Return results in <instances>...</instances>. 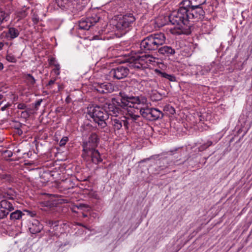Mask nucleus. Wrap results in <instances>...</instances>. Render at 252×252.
<instances>
[{"label":"nucleus","instance_id":"f257e3e1","mask_svg":"<svg viewBox=\"0 0 252 252\" xmlns=\"http://www.w3.org/2000/svg\"><path fill=\"white\" fill-rule=\"evenodd\" d=\"M206 0H185L180 4L178 10L172 12L169 16V21L173 27L169 30L173 34H188L191 24L190 22L202 18L204 11L199 6L205 3Z\"/></svg>","mask_w":252,"mask_h":252},{"label":"nucleus","instance_id":"f03ea898","mask_svg":"<svg viewBox=\"0 0 252 252\" xmlns=\"http://www.w3.org/2000/svg\"><path fill=\"white\" fill-rule=\"evenodd\" d=\"M122 106L125 110V115L123 117H111V124L115 130H120L123 126L128 129L129 126L137 123L140 118L137 111V105H144L147 101L144 96H128L124 93L120 92Z\"/></svg>","mask_w":252,"mask_h":252},{"label":"nucleus","instance_id":"7ed1b4c3","mask_svg":"<svg viewBox=\"0 0 252 252\" xmlns=\"http://www.w3.org/2000/svg\"><path fill=\"white\" fill-rule=\"evenodd\" d=\"M165 40L166 37L163 33L152 34L141 41L140 48L144 51L155 50L164 44Z\"/></svg>","mask_w":252,"mask_h":252},{"label":"nucleus","instance_id":"20e7f679","mask_svg":"<svg viewBox=\"0 0 252 252\" xmlns=\"http://www.w3.org/2000/svg\"><path fill=\"white\" fill-rule=\"evenodd\" d=\"M88 109V115L97 124L99 128H103L107 126L106 120L108 119V114L105 109L96 105L89 107Z\"/></svg>","mask_w":252,"mask_h":252},{"label":"nucleus","instance_id":"39448f33","mask_svg":"<svg viewBox=\"0 0 252 252\" xmlns=\"http://www.w3.org/2000/svg\"><path fill=\"white\" fill-rule=\"evenodd\" d=\"M132 4V0H112L106 5V8L113 13H121L131 9Z\"/></svg>","mask_w":252,"mask_h":252},{"label":"nucleus","instance_id":"423d86ee","mask_svg":"<svg viewBox=\"0 0 252 252\" xmlns=\"http://www.w3.org/2000/svg\"><path fill=\"white\" fill-rule=\"evenodd\" d=\"M139 109L141 116L149 121L157 120L163 117V113L157 108L140 107Z\"/></svg>","mask_w":252,"mask_h":252},{"label":"nucleus","instance_id":"0eeeda50","mask_svg":"<svg viewBox=\"0 0 252 252\" xmlns=\"http://www.w3.org/2000/svg\"><path fill=\"white\" fill-rule=\"evenodd\" d=\"M135 18L132 14L123 15L119 18L115 25L116 28L120 32H125L127 28L135 21Z\"/></svg>","mask_w":252,"mask_h":252},{"label":"nucleus","instance_id":"6e6552de","mask_svg":"<svg viewBox=\"0 0 252 252\" xmlns=\"http://www.w3.org/2000/svg\"><path fill=\"white\" fill-rule=\"evenodd\" d=\"M156 58L150 55H145L138 57L137 61L131 65L134 68L140 69L145 67L144 63L147 65L153 64Z\"/></svg>","mask_w":252,"mask_h":252},{"label":"nucleus","instance_id":"1a4fd4ad","mask_svg":"<svg viewBox=\"0 0 252 252\" xmlns=\"http://www.w3.org/2000/svg\"><path fill=\"white\" fill-rule=\"evenodd\" d=\"M99 17L96 15H94L90 17L82 18L78 24L80 30H88L92 26L98 22Z\"/></svg>","mask_w":252,"mask_h":252},{"label":"nucleus","instance_id":"9d476101","mask_svg":"<svg viewBox=\"0 0 252 252\" xmlns=\"http://www.w3.org/2000/svg\"><path fill=\"white\" fill-rule=\"evenodd\" d=\"M129 72L128 68L124 66H119L112 69L110 72V75L114 78L121 79L127 76Z\"/></svg>","mask_w":252,"mask_h":252},{"label":"nucleus","instance_id":"9b49d317","mask_svg":"<svg viewBox=\"0 0 252 252\" xmlns=\"http://www.w3.org/2000/svg\"><path fill=\"white\" fill-rule=\"evenodd\" d=\"M83 151L86 153L88 156L91 157L92 160L94 163L98 164L102 161V158H100L99 153L98 150H95V148H91L87 145L84 146Z\"/></svg>","mask_w":252,"mask_h":252},{"label":"nucleus","instance_id":"f8f14e48","mask_svg":"<svg viewBox=\"0 0 252 252\" xmlns=\"http://www.w3.org/2000/svg\"><path fill=\"white\" fill-rule=\"evenodd\" d=\"M13 210L12 203L7 200H1L0 202V219L4 218Z\"/></svg>","mask_w":252,"mask_h":252},{"label":"nucleus","instance_id":"ddd939ff","mask_svg":"<svg viewBox=\"0 0 252 252\" xmlns=\"http://www.w3.org/2000/svg\"><path fill=\"white\" fill-rule=\"evenodd\" d=\"M106 112L111 117H118L120 111L119 108L116 107L113 103H109L107 104V106H105Z\"/></svg>","mask_w":252,"mask_h":252},{"label":"nucleus","instance_id":"4468645a","mask_svg":"<svg viewBox=\"0 0 252 252\" xmlns=\"http://www.w3.org/2000/svg\"><path fill=\"white\" fill-rule=\"evenodd\" d=\"M19 33L20 31L18 29L14 27H9L8 32H3L1 34H0V38H1V37L4 34L5 36L7 38H9L10 39H13L19 36Z\"/></svg>","mask_w":252,"mask_h":252},{"label":"nucleus","instance_id":"2eb2a0df","mask_svg":"<svg viewBox=\"0 0 252 252\" xmlns=\"http://www.w3.org/2000/svg\"><path fill=\"white\" fill-rule=\"evenodd\" d=\"M99 138L97 134L95 133H93L90 136L88 142L84 143L83 146L87 145L91 148H95L97 146Z\"/></svg>","mask_w":252,"mask_h":252},{"label":"nucleus","instance_id":"dca6fc26","mask_svg":"<svg viewBox=\"0 0 252 252\" xmlns=\"http://www.w3.org/2000/svg\"><path fill=\"white\" fill-rule=\"evenodd\" d=\"M42 228V225L38 221L34 220L30 225L29 230L32 233L36 234L40 232Z\"/></svg>","mask_w":252,"mask_h":252},{"label":"nucleus","instance_id":"f3484780","mask_svg":"<svg viewBox=\"0 0 252 252\" xmlns=\"http://www.w3.org/2000/svg\"><path fill=\"white\" fill-rule=\"evenodd\" d=\"M158 52L160 54L169 56L174 55L175 54V50L170 46H164L159 48Z\"/></svg>","mask_w":252,"mask_h":252},{"label":"nucleus","instance_id":"a211bd4d","mask_svg":"<svg viewBox=\"0 0 252 252\" xmlns=\"http://www.w3.org/2000/svg\"><path fill=\"white\" fill-rule=\"evenodd\" d=\"M97 91L100 93L106 94L110 93L112 90V86L110 84L103 83L97 88Z\"/></svg>","mask_w":252,"mask_h":252},{"label":"nucleus","instance_id":"6ab92c4d","mask_svg":"<svg viewBox=\"0 0 252 252\" xmlns=\"http://www.w3.org/2000/svg\"><path fill=\"white\" fill-rule=\"evenodd\" d=\"M72 1L73 0H55L57 5L62 9L68 8L71 5Z\"/></svg>","mask_w":252,"mask_h":252},{"label":"nucleus","instance_id":"aec40b11","mask_svg":"<svg viewBox=\"0 0 252 252\" xmlns=\"http://www.w3.org/2000/svg\"><path fill=\"white\" fill-rule=\"evenodd\" d=\"M131 83L134 85V87L136 88L138 90H140L141 91H143L144 90V86L146 85L147 82L146 81L144 80L141 81H137L136 79H132L131 80Z\"/></svg>","mask_w":252,"mask_h":252},{"label":"nucleus","instance_id":"412c9836","mask_svg":"<svg viewBox=\"0 0 252 252\" xmlns=\"http://www.w3.org/2000/svg\"><path fill=\"white\" fill-rule=\"evenodd\" d=\"M213 29V26L209 21L203 23L201 26V29L204 33H210Z\"/></svg>","mask_w":252,"mask_h":252},{"label":"nucleus","instance_id":"4be33fe9","mask_svg":"<svg viewBox=\"0 0 252 252\" xmlns=\"http://www.w3.org/2000/svg\"><path fill=\"white\" fill-rule=\"evenodd\" d=\"M77 209L82 211H89L90 210V207L85 204H78L74 205L71 210L74 212H77Z\"/></svg>","mask_w":252,"mask_h":252},{"label":"nucleus","instance_id":"5701e85b","mask_svg":"<svg viewBox=\"0 0 252 252\" xmlns=\"http://www.w3.org/2000/svg\"><path fill=\"white\" fill-rule=\"evenodd\" d=\"M157 72L158 75H160L161 77L164 78L170 81L171 82H176V77L172 74H169L165 72H162L160 70H157Z\"/></svg>","mask_w":252,"mask_h":252},{"label":"nucleus","instance_id":"b1692460","mask_svg":"<svg viewBox=\"0 0 252 252\" xmlns=\"http://www.w3.org/2000/svg\"><path fill=\"white\" fill-rule=\"evenodd\" d=\"M9 19V15L2 8H0V25L4 21H7Z\"/></svg>","mask_w":252,"mask_h":252},{"label":"nucleus","instance_id":"393cba45","mask_svg":"<svg viewBox=\"0 0 252 252\" xmlns=\"http://www.w3.org/2000/svg\"><path fill=\"white\" fill-rule=\"evenodd\" d=\"M23 215V214L21 211L20 210H16L10 214V217L11 220H16L20 219Z\"/></svg>","mask_w":252,"mask_h":252},{"label":"nucleus","instance_id":"a878e982","mask_svg":"<svg viewBox=\"0 0 252 252\" xmlns=\"http://www.w3.org/2000/svg\"><path fill=\"white\" fill-rule=\"evenodd\" d=\"M25 78L31 86H33L36 82L35 78L30 74H26L25 75Z\"/></svg>","mask_w":252,"mask_h":252},{"label":"nucleus","instance_id":"bb28decb","mask_svg":"<svg viewBox=\"0 0 252 252\" xmlns=\"http://www.w3.org/2000/svg\"><path fill=\"white\" fill-rule=\"evenodd\" d=\"M6 60L10 63H16L17 61L15 57L12 54H8L6 56Z\"/></svg>","mask_w":252,"mask_h":252},{"label":"nucleus","instance_id":"cd10ccee","mask_svg":"<svg viewBox=\"0 0 252 252\" xmlns=\"http://www.w3.org/2000/svg\"><path fill=\"white\" fill-rule=\"evenodd\" d=\"M54 59L51 60L50 63L53 64L54 65L55 67L54 69V71L55 73V74H56L57 75H59L60 74V65L58 63H53V62H54Z\"/></svg>","mask_w":252,"mask_h":252},{"label":"nucleus","instance_id":"c85d7f7f","mask_svg":"<svg viewBox=\"0 0 252 252\" xmlns=\"http://www.w3.org/2000/svg\"><path fill=\"white\" fill-rule=\"evenodd\" d=\"M212 144V142L211 141H207L206 143L202 145L199 147V150L200 151H203L208 147L210 146Z\"/></svg>","mask_w":252,"mask_h":252},{"label":"nucleus","instance_id":"c756f323","mask_svg":"<svg viewBox=\"0 0 252 252\" xmlns=\"http://www.w3.org/2000/svg\"><path fill=\"white\" fill-rule=\"evenodd\" d=\"M68 141V138L66 136L63 137L60 141L59 144L60 146H64L66 142Z\"/></svg>","mask_w":252,"mask_h":252},{"label":"nucleus","instance_id":"7c9ffc66","mask_svg":"<svg viewBox=\"0 0 252 252\" xmlns=\"http://www.w3.org/2000/svg\"><path fill=\"white\" fill-rule=\"evenodd\" d=\"M42 101V99H40L36 101L35 103V108L36 109H37L39 107V106L40 105L41 102Z\"/></svg>","mask_w":252,"mask_h":252},{"label":"nucleus","instance_id":"2f4dec72","mask_svg":"<svg viewBox=\"0 0 252 252\" xmlns=\"http://www.w3.org/2000/svg\"><path fill=\"white\" fill-rule=\"evenodd\" d=\"M19 109H25L26 108V105L24 103H19L17 106Z\"/></svg>","mask_w":252,"mask_h":252},{"label":"nucleus","instance_id":"473e14b6","mask_svg":"<svg viewBox=\"0 0 252 252\" xmlns=\"http://www.w3.org/2000/svg\"><path fill=\"white\" fill-rule=\"evenodd\" d=\"M32 20L34 24H37L39 21V18L37 16L34 15L32 18Z\"/></svg>","mask_w":252,"mask_h":252},{"label":"nucleus","instance_id":"72a5a7b5","mask_svg":"<svg viewBox=\"0 0 252 252\" xmlns=\"http://www.w3.org/2000/svg\"><path fill=\"white\" fill-rule=\"evenodd\" d=\"M170 109H171L170 113L172 114H173L175 113V109L172 106H170Z\"/></svg>","mask_w":252,"mask_h":252},{"label":"nucleus","instance_id":"f704fd0d","mask_svg":"<svg viewBox=\"0 0 252 252\" xmlns=\"http://www.w3.org/2000/svg\"><path fill=\"white\" fill-rule=\"evenodd\" d=\"M55 80H51L49 81L48 85H51L55 83Z\"/></svg>","mask_w":252,"mask_h":252},{"label":"nucleus","instance_id":"c9c22d12","mask_svg":"<svg viewBox=\"0 0 252 252\" xmlns=\"http://www.w3.org/2000/svg\"><path fill=\"white\" fill-rule=\"evenodd\" d=\"M4 140V137L0 134V143H2Z\"/></svg>","mask_w":252,"mask_h":252},{"label":"nucleus","instance_id":"e433bc0d","mask_svg":"<svg viewBox=\"0 0 252 252\" xmlns=\"http://www.w3.org/2000/svg\"><path fill=\"white\" fill-rule=\"evenodd\" d=\"M42 204L45 206H48L50 205V203L47 202H43Z\"/></svg>","mask_w":252,"mask_h":252},{"label":"nucleus","instance_id":"4c0bfd02","mask_svg":"<svg viewBox=\"0 0 252 252\" xmlns=\"http://www.w3.org/2000/svg\"><path fill=\"white\" fill-rule=\"evenodd\" d=\"M3 46L4 44L2 42H0V50H1L2 49Z\"/></svg>","mask_w":252,"mask_h":252},{"label":"nucleus","instance_id":"58836bf2","mask_svg":"<svg viewBox=\"0 0 252 252\" xmlns=\"http://www.w3.org/2000/svg\"><path fill=\"white\" fill-rule=\"evenodd\" d=\"M3 68V65L1 63H0V70Z\"/></svg>","mask_w":252,"mask_h":252},{"label":"nucleus","instance_id":"ea45409f","mask_svg":"<svg viewBox=\"0 0 252 252\" xmlns=\"http://www.w3.org/2000/svg\"><path fill=\"white\" fill-rule=\"evenodd\" d=\"M6 108V105H5L1 108V110L2 111H4L5 110Z\"/></svg>","mask_w":252,"mask_h":252},{"label":"nucleus","instance_id":"a19ab883","mask_svg":"<svg viewBox=\"0 0 252 252\" xmlns=\"http://www.w3.org/2000/svg\"><path fill=\"white\" fill-rule=\"evenodd\" d=\"M53 224H55V226H56L58 225V222H52V225H53Z\"/></svg>","mask_w":252,"mask_h":252},{"label":"nucleus","instance_id":"79ce46f5","mask_svg":"<svg viewBox=\"0 0 252 252\" xmlns=\"http://www.w3.org/2000/svg\"><path fill=\"white\" fill-rule=\"evenodd\" d=\"M3 97V95L1 94H0V100L2 99Z\"/></svg>","mask_w":252,"mask_h":252},{"label":"nucleus","instance_id":"37998d69","mask_svg":"<svg viewBox=\"0 0 252 252\" xmlns=\"http://www.w3.org/2000/svg\"><path fill=\"white\" fill-rule=\"evenodd\" d=\"M3 29V27L1 26L0 25V31H2Z\"/></svg>","mask_w":252,"mask_h":252},{"label":"nucleus","instance_id":"c03bdc74","mask_svg":"<svg viewBox=\"0 0 252 252\" xmlns=\"http://www.w3.org/2000/svg\"><path fill=\"white\" fill-rule=\"evenodd\" d=\"M87 215H86V214H85L83 213V217L84 218H86V217H87Z\"/></svg>","mask_w":252,"mask_h":252},{"label":"nucleus","instance_id":"a18cd8bd","mask_svg":"<svg viewBox=\"0 0 252 252\" xmlns=\"http://www.w3.org/2000/svg\"><path fill=\"white\" fill-rule=\"evenodd\" d=\"M5 197H7V198H9V199H13V197H11V196H5Z\"/></svg>","mask_w":252,"mask_h":252}]
</instances>
